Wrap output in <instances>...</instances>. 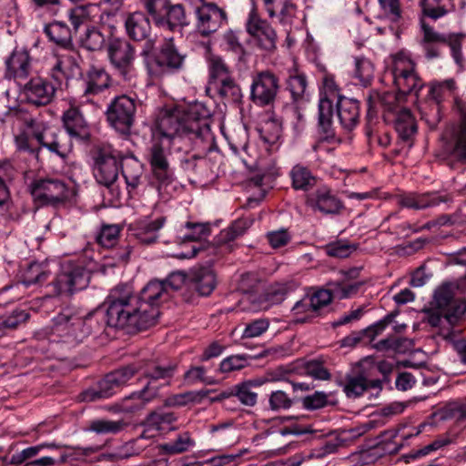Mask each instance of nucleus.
Segmentation results:
<instances>
[{"label": "nucleus", "mask_w": 466, "mask_h": 466, "mask_svg": "<svg viewBox=\"0 0 466 466\" xmlns=\"http://www.w3.org/2000/svg\"><path fill=\"white\" fill-rule=\"evenodd\" d=\"M62 121L65 129L71 137L82 141H87L90 138L89 125L78 107L70 106L66 110Z\"/></svg>", "instance_id": "26"}, {"label": "nucleus", "mask_w": 466, "mask_h": 466, "mask_svg": "<svg viewBox=\"0 0 466 466\" xmlns=\"http://www.w3.org/2000/svg\"><path fill=\"white\" fill-rule=\"evenodd\" d=\"M337 384L343 388V391L348 398L353 399L361 396L370 388H381V380L370 379V372L363 362L352 368L344 379H338Z\"/></svg>", "instance_id": "12"}, {"label": "nucleus", "mask_w": 466, "mask_h": 466, "mask_svg": "<svg viewBox=\"0 0 466 466\" xmlns=\"http://www.w3.org/2000/svg\"><path fill=\"white\" fill-rule=\"evenodd\" d=\"M44 33L56 46L69 49L73 46V31L64 22L54 21L44 27Z\"/></svg>", "instance_id": "33"}, {"label": "nucleus", "mask_w": 466, "mask_h": 466, "mask_svg": "<svg viewBox=\"0 0 466 466\" xmlns=\"http://www.w3.org/2000/svg\"><path fill=\"white\" fill-rule=\"evenodd\" d=\"M120 233V228L117 225L103 226L97 236L98 243L106 248H111L116 242Z\"/></svg>", "instance_id": "61"}, {"label": "nucleus", "mask_w": 466, "mask_h": 466, "mask_svg": "<svg viewBox=\"0 0 466 466\" xmlns=\"http://www.w3.org/2000/svg\"><path fill=\"white\" fill-rule=\"evenodd\" d=\"M34 198L42 204L56 205L69 198V187L66 182L58 178L46 177L35 180L30 185Z\"/></svg>", "instance_id": "13"}, {"label": "nucleus", "mask_w": 466, "mask_h": 466, "mask_svg": "<svg viewBox=\"0 0 466 466\" xmlns=\"http://www.w3.org/2000/svg\"><path fill=\"white\" fill-rule=\"evenodd\" d=\"M248 364L247 358L244 355H232L224 359L220 365L219 370L223 373L239 370Z\"/></svg>", "instance_id": "64"}, {"label": "nucleus", "mask_w": 466, "mask_h": 466, "mask_svg": "<svg viewBox=\"0 0 466 466\" xmlns=\"http://www.w3.org/2000/svg\"><path fill=\"white\" fill-rule=\"evenodd\" d=\"M374 76V66L372 63L363 57L355 58V70L354 76L359 80L360 84L363 86H368L371 84Z\"/></svg>", "instance_id": "50"}, {"label": "nucleus", "mask_w": 466, "mask_h": 466, "mask_svg": "<svg viewBox=\"0 0 466 466\" xmlns=\"http://www.w3.org/2000/svg\"><path fill=\"white\" fill-rule=\"evenodd\" d=\"M448 156L459 162L466 163V113L461 123L454 131L451 139L445 146Z\"/></svg>", "instance_id": "30"}, {"label": "nucleus", "mask_w": 466, "mask_h": 466, "mask_svg": "<svg viewBox=\"0 0 466 466\" xmlns=\"http://www.w3.org/2000/svg\"><path fill=\"white\" fill-rule=\"evenodd\" d=\"M208 390L187 391L174 394L164 401L166 407H184L188 404L201 403L208 397Z\"/></svg>", "instance_id": "40"}, {"label": "nucleus", "mask_w": 466, "mask_h": 466, "mask_svg": "<svg viewBox=\"0 0 466 466\" xmlns=\"http://www.w3.org/2000/svg\"><path fill=\"white\" fill-rule=\"evenodd\" d=\"M211 87L214 88L221 97L228 101L237 102L241 96L240 88L232 76L228 77V79L220 80L211 86Z\"/></svg>", "instance_id": "44"}, {"label": "nucleus", "mask_w": 466, "mask_h": 466, "mask_svg": "<svg viewBox=\"0 0 466 466\" xmlns=\"http://www.w3.org/2000/svg\"><path fill=\"white\" fill-rule=\"evenodd\" d=\"M90 10L87 6H76L70 9L68 18L73 25V35L76 34L79 27L86 25L89 21Z\"/></svg>", "instance_id": "58"}, {"label": "nucleus", "mask_w": 466, "mask_h": 466, "mask_svg": "<svg viewBox=\"0 0 466 466\" xmlns=\"http://www.w3.org/2000/svg\"><path fill=\"white\" fill-rule=\"evenodd\" d=\"M177 420V418L174 412L157 410L147 415L146 423L157 430H161L165 425H170L176 422Z\"/></svg>", "instance_id": "53"}, {"label": "nucleus", "mask_w": 466, "mask_h": 466, "mask_svg": "<svg viewBox=\"0 0 466 466\" xmlns=\"http://www.w3.org/2000/svg\"><path fill=\"white\" fill-rule=\"evenodd\" d=\"M421 30L423 37L421 44H445L448 45L451 50V55L457 64L462 62L461 54V39L462 35L460 34H440L435 31L431 26L425 23L423 19L420 20Z\"/></svg>", "instance_id": "21"}, {"label": "nucleus", "mask_w": 466, "mask_h": 466, "mask_svg": "<svg viewBox=\"0 0 466 466\" xmlns=\"http://www.w3.org/2000/svg\"><path fill=\"white\" fill-rule=\"evenodd\" d=\"M107 55L112 66L125 81H130L134 73L136 50L126 39L115 38L109 41Z\"/></svg>", "instance_id": "11"}, {"label": "nucleus", "mask_w": 466, "mask_h": 466, "mask_svg": "<svg viewBox=\"0 0 466 466\" xmlns=\"http://www.w3.org/2000/svg\"><path fill=\"white\" fill-rule=\"evenodd\" d=\"M28 318L29 314L25 310L17 309L11 314L0 318V327L13 329L25 322Z\"/></svg>", "instance_id": "62"}, {"label": "nucleus", "mask_w": 466, "mask_h": 466, "mask_svg": "<svg viewBox=\"0 0 466 466\" xmlns=\"http://www.w3.org/2000/svg\"><path fill=\"white\" fill-rule=\"evenodd\" d=\"M113 80L102 67L92 66L82 76L80 92L83 96H96L111 87Z\"/></svg>", "instance_id": "22"}, {"label": "nucleus", "mask_w": 466, "mask_h": 466, "mask_svg": "<svg viewBox=\"0 0 466 466\" xmlns=\"http://www.w3.org/2000/svg\"><path fill=\"white\" fill-rule=\"evenodd\" d=\"M196 442L188 431L179 433L177 438L167 443L158 446L159 451L163 455H177L190 451Z\"/></svg>", "instance_id": "37"}, {"label": "nucleus", "mask_w": 466, "mask_h": 466, "mask_svg": "<svg viewBox=\"0 0 466 466\" xmlns=\"http://www.w3.org/2000/svg\"><path fill=\"white\" fill-rule=\"evenodd\" d=\"M251 222L246 218H240L234 221L230 227L223 229L216 237L214 244L204 245L199 243L194 245L191 251L178 256L180 258H190L197 256L199 252L207 251L208 255H224L234 249V240L242 236L250 227Z\"/></svg>", "instance_id": "5"}, {"label": "nucleus", "mask_w": 466, "mask_h": 466, "mask_svg": "<svg viewBox=\"0 0 466 466\" xmlns=\"http://www.w3.org/2000/svg\"><path fill=\"white\" fill-rule=\"evenodd\" d=\"M392 74L400 95L414 94L418 96L424 83L416 73L414 63L408 56L403 54L394 56Z\"/></svg>", "instance_id": "7"}, {"label": "nucleus", "mask_w": 466, "mask_h": 466, "mask_svg": "<svg viewBox=\"0 0 466 466\" xmlns=\"http://www.w3.org/2000/svg\"><path fill=\"white\" fill-rule=\"evenodd\" d=\"M157 134L169 140L178 136L192 134L207 143L214 141L210 129V119L205 107L193 106L162 109L156 122Z\"/></svg>", "instance_id": "2"}, {"label": "nucleus", "mask_w": 466, "mask_h": 466, "mask_svg": "<svg viewBox=\"0 0 466 466\" xmlns=\"http://www.w3.org/2000/svg\"><path fill=\"white\" fill-rule=\"evenodd\" d=\"M110 373L98 382L97 388L89 389L85 391L84 399L87 401H96L101 399L111 397L119 389L113 383Z\"/></svg>", "instance_id": "39"}, {"label": "nucleus", "mask_w": 466, "mask_h": 466, "mask_svg": "<svg viewBox=\"0 0 466 466\" xmlns=\"http://www.w3.org/2000/svg\"><path fill=\"white\" fill-rule=\"evenodd\" d=\"M399 96L392 92H384L382 94L372 91L368 98L369 111L368 116L371 115L373 107L377 103H380L384 110L388 112H394L398 108Z\"/></svg>", "instance_id": "41"}, {"label": "nucleus", "mask_w": 466, "mask_h": 466, "mask_svg": "<svg viewBox=\"0 0 466 466\" xmlns=\"http://www.w3.org/2000/svg\"><path fill=\"white\" fill-rule=\"evenodd\" d=\"M56 88L54 83L34 75L24 84L22 92L29 104L42 106L53 101Z\"/></svg>", "instance_id": "16"}, {"label": "nucleus", "mask_w": 466, "mask_h": 466, "mask_svg": "<svg viewBox=\"0 0 466 466\" xmlns=\"http://www.w3.org/2000/svg\"><path fill=\"white\" fill-rule=\"evenodd\" d=\"M186 232L180 237L183 242L193 241L200 242L210 235L209 223L187 222L184 226Z\"/></svg>", "instance_id": "43"}, {"label": "nucleus", "mask_w": 466, "mask_h": 466, "mask_svg": "<svg viewBox=\"0 0 466 466\" xmlns=\"http://www.w3.org/2000/svg\"><path fill=\"white\" fill-rule=\"evenodd\" d=\"M125 28L127 35L134 41H146V49L147 53L154 46V40L151 39V25L148 17L143 12H133L126 15Z\"/></svg>", "instance_id": "20"}, {"label": "nucleus", "mask_w": 466, "mask_h": 466, "mask_svg": "<svg viewBox=\"0 0 466 466\" xmlns=\"http://www.w3.org/2000/svg\"><path fill=\"white\" fill-rule=\"evenodd\" d=\"M127 427L124 420H110L99 419L92 420L89 423L88 430L97 434H116L122 431Z\"/></svg>", "instance_id": "48"}, {"label": "nucleus", "mask_w": 466, "mask_h": 466, "mask_svg": "<svg viewBox=\"0 0 466 466\" xmlns=\"http://www.w3.org/2000/svg\"><path fill=\"white\" fill-rule=\"evenodd\" d=\"M170 298L162 280H150L138 294L127 284L114 287L104 304L106 324L127 332H137L155 326L159 317L158 307Z\"/></svg>", "instance_id": "1"}, {"label": "nucleus", "mask_w": 466, "mask_h": 466, "mask_svg": "<svg viewBox=\"0 0 466 466\" xmlns=\"http://www.w3.org/2000/svg\"><path fill=\"white\" fill-rule=\"evenodd\" d=\"M287 87L289 90L292 98L295 101L302 98L306 88H307V79L306 76L302 74H291L289 76Z\"/></svg>", "instance_id": "56"}, {"label": "nucleus", "mask_w": 466, "mask_h": 466, "mask_svg": "<svg viewBox=\"0 0 466 466\" xmlns=\"http://www.w3.org/2000/svg\"><path fill=\"white\" fill-rule=\"evenodd\" d=\"M136 101L126 95L115 97L106 111L109 125L123 135L130 134L135 123Z\"/></svg>", "instance_id": "6"}, {"label": "nucleus", "mask_w": 466, "mask_h": 466, "mask_svg": "<svg viewBox=\"0 0 466 466\" xmlns=\"http://www.w3.org/2000/svg\"><path fill=\"white\" fill-rule=\"evenodd\" d=\"M101 329L102 325L94 313L79 317L66 310L55 318V332L68 343H80Z\"/></svg>", "instance_id": "3"}, {"label": "nucleus", "mask_w": 466, "mask_h": 466, "mask_svg": "<svg viewBox=\"0 0 466 466\" xmlns=\"http://www.w3.org/2000/svg\"><path fill=\"white\" fill-rule=\"evenodd\" d=\"M431 306L443 313L444 320L456 325L466 312V302L455 298L454 289L450 284L440 286L434 292Z\"/></svg>", "instance_id": "9"}, {"label": "nucleus", "mask_w": 466, "mask_h": 466, "mask_svg": "<svg viewBox=\"0 0 466 466\" xmlns=\"http://www.w3.org/2000/svg\"><path fill=\"white\" fill-rule=\"evenodd\" d=\"M292 404L291 398L283 390L272 391L268 397V408L273 411L288 410Z\"/></svg>", "instance_id": "59"}, {"label": "nucleus", "mask_w": 466, "mask_h": 466, "mask_svg": "<svg viewBox=\"0 0 466 466\" xmlns=\"http://www.w3.org/2000/svg\"><path fill=\"white\" fill-rule=\"evenodd\" d=\"M185 56L176 47L172 38L167 40L160 47L154 60L148 64L152 75L161 76L165 73L178 70L182 67Z\"/></svg>", "instance_id": "14"}, {"label": "nucleus", "mask_w": 466, "mask_h": 466, "mask_svg": "<svg viewBox=\"0 0 466 466\" xmlns=\"http://www.w3.org/2000/svg\"><path fill=\"white\" fill-rule=\"evenodd\" d=\"M443 338L452 345L461 363L466 365V340L461 338L460 334L455 331H448L443 334Z\"/></svg>", "instance_id": "63"}, {"label": "nucleus", "mask_w": 466, "mask_h": 466, "mask_svg": "<svg viewBox=\"0 0 466 466\" xmlns=\"http://www.w3.org/2000/svg\"><path fill=\"white\" fill-rule=\"evenodd\" d=\"M137 372H139L138 363L124 366L110 372V378L113 379L111 381L118 388H121L126 385Z\"/></svg>", "instance_id": "54"}, {"label": "nucleus", "mask_w": 466, "mask_h": 466, "mask_svg": "<svg viewBox=\"0 0 466 466\" xmlns=\"http://www.w3.org/2000/svg\"><path fill=\"white\" fill-rule=\"evenodd\" d=\"M32 60L26 49H15L5 61L7 74L18 81L28 79L35 74Z\"/></svg>", "instance_id": "24"}, {"label": "nucleus", "mask_w": 466, "mask_h": 466, "mask_svg": "<svg viewBox=\"0 0 466 466\" xmlns=\"http://www.w3.org/2000/svg\"><path fill=\"white\" fill-rule=\"evenodd\" d=\"M82 76L81 68L76 57L65 56L56 59L51 68V76L56 82H60L62 77L66 79L74 78Z\"/></svg>", "instance_id": "32"}, {"label": "nucleus", "mask_w": 466, "mask_h": 466, "mask_svg": "<svg viewBox=\"0 0 466 466\" xmlns=\"http://www.w3.org/2000/svg\"><path fill=\"white\" fill-rule=\"evenodd\" d=\"M339 97H343L339 93V87L334 77L325 75L323 77V93L319 102V124L325 132H329L333 116V103Z\"/></svg>", "instance_id": "18"}, {"label": "nucleus", "mask_w": 466, "mask_h": 466, "mask_svg": "<svg viewBox=\"0 0 466 466\" xmlns=\"http://www.w3.org/2000/svg\"><path fill=\"white\" fill-rule=\"evenodd\" d=\"M363 283V281L354 283L333 282L330 283V287H332L334 297L342 299L356 294Z\"/></svg>", "instance_id": "60"}, {"label": "nucleus", "mask_w": 466, "mask_h": 466, "mask_svg": "<svg viewBox=\"0 0 466 466\" xmlns=\"http://www.w3.org/2000/svg\"><path fill=\"white\" fill-rule=\"evenodd\" d=\"M169 385L170 384H163L162 381L147 380V383L143 389L138 392L132 393L130 398H137L144 403H147L159 398L162 394V390Z\"/></svg>", "instance_id": "45"}, {"label": "nucleus", "mask_w": 466, "mask_h": 466, "mask_svg": "<svg viewBox=\"0 0 466 466\" xmlns=\"http://www.w3.org/2000/svg\"><path fill=\"white\" fill-rule=\"evenodd\" d=\"M279 78L269 70L258 72L252 77L250 99L258 106H272L279 91Z\"/></svg>", "instance_id": "10"}, {"label": "nucleus", "mask_w": 466, "mask_h": 466, "mask_svg": "<svg viewBox=\"0 0 466 466\" xmlns=\"http://www.w3.org/2000/svg\"><path fill=\"white\" fill-rule=\"evenodd\" d=\"M89 273L81 267H76L58 274L52 285L57 295H72L87 287Z\"/></svg>", "instance_id": "19"}, {"label": "nucleus", "mask_w": 466, "mask_h": 466, "mask_svg": "<svg viewBox=\"0 0 466 466\" xmlns=\"http://www.w3.org/2000/svg\"><path fill=\"white\" fill-rule=\"evenodd\" d=\"M139 372L146 380L162 381L163 384H170L176 370V365H161L156 361L138 363Z\"/></svg>", "instance_id": "31"}, {"label": "nucleus", "mask_w": 466, "mask_h": 466, "mask_svg": "<svg viewBox=\"0 0 466 466\" xmlns=\"http://www.w3.org/2000/svg\"><path fill=\"white\" fill-rule=\"evenodd\" d=\"M266 10L271 17L281 23H290L296 16L298 6L294 0H264Z\"/></svg>", "instance_id": "34"}, {"label": "nucleus", "mask_w": 466, "mask_h": 466, "mask_svg": "<svg viewBox=\"0 0 466 466\" xmlns=\"http://www.w3.org/2000/svg\"><path fill=\"white\" fill-rule=\"evenodd\" d=\"M195 15V27L201 36H209L228 22L226 11L215 3L204 0H187Z\"/></svg>", "instance_id": "4"}, {"label": "nucleus", "mask_w": 466, "mask_h": 466, "mask_svg": "<svg viewBox=\"0 0 466 466\" xmlns=\"http://www.w3.org/2000/svg\"><path fill=\"white\" fill-rule=\"evenodd\" d=\"M337 116L342 127L352 130L360 119V104L357 100L348 97H339L336 102Z\"/></svg>", "instance_id": "29"}, {"label": "nucleus", "mask_w": 466, "mask_h": 466, "mask_svg": "<svg viewBox=\"0 0 466 466\" xmlns=\"http://www.w3.org/2000/svg\"><path fill=\"white\" fill-rule=\"evenodd\" d=\"M122 163V175L126 180L127 187L135 189L140 183L142 176V167L140 163L135 158H123Z\"/></svg>", "instance_id": "42"}, {"label": "nucleus", "mask_w": 466, "mask_h": 466, "mask_svg": "<svg viewBox=\"0 0 466 466\" xmlns=\"http://www.w3.org/2000/svg\"><path fill=\"white\" fill-rule=\"evenodd\" d=\"M106 43L104 35L96 27L87 28L82 37V45L91 51L100 50Z\"/></svg>", "instance_id": "55"}, {"label": "nucleus", "mask_w": 466, "mask_h": 466, "mask_svg": "<svg viewBox=\"0 0 466 466\" xmlns=\"http://www.w3.org/2000/svg\"><path fill=\"white\" fill-rule=\"evenodd\" d=\"M292 178V185L296 189L309 190L315 183L316 178L310 173V171L302 166H295L290 173Z\"/></svg>", "instance_id": "46"}, {"label": "nucleus", "mask_w": 466, "mask_h": 466, "mask_svg": "<svg viewBox=\"0 0 466 466\" xmlns=\"http://www.w3.org/2000/svg\"><path fill=\"white\" fill-rule=\"evenodd\" d=\"M252 385L259 386V382L248 381L235 386V396L246 406H254L257 403L258 393L253 391Z\"/></svg>", "instance_id": "52"}, {"label": "nucleus", "mask_w": 466, "mask_h": 466, "mask_svg": "<svg viewBox=\"0 0 466 466\" xmlns=\"http://www.w3.org/2000/svg\"><path fill=\"white\" fill-rule=\"evenodd\" d=\"M216 284V276L210 268H194L188 275L187 287L196 290L199 296L210 295Z\"/></svg>", "instance_id": "28"}, {"label": "nucleus", "mask_w": 466, "mask_h": 466, "mask_svg": "<svg viewBox=\"0 0 466 466\" xmlns=\"http://www.w3.org/2000/svg\"><path fill=\"white\" fill-rule=\"evenodd\" d=\"M454 89V80L449 79L441 83L433 84L431 87L430 95L437 104H440L446 97L451 96Z\"/></svg>", "instance_id": "57"}, {"label": "nucleus", "mask_w": 466, "mask_h": 466, "mask_svg": "<svg viewBox=\"0 0 466 466\" xmlns=\"http://www.w3.org/2000/svg\"><path fill=\"white\" fill-rule=\"evenodd\" d=\"M307 204L323 214H338L343 208L341 201L328 187L318 188L307 198Z\"/></svg>", "instance_id": "27"}, {"label": "nucleus", "mask_w": 466, "mask_h": 466, "mask_svg": "<svg viewBox=\"0 0 466 466\" xmlns=\"http://www.w3.org/2000/svg\"><path fill=\"white\" fill-rule=\"evenodd\" d=\"M187 9L190 10L187 0L178 4L169 2L155 24L170 31L180 30L190 24Z\"/></svg>", "instance_id": "23"}, {"label": "nucleus", "mask_w": 466, "mask_h": 466, "mask_svg": "<svg viewBox=\"0 0 466 466\" xmlns=\"http://www.w3.org/2000/svg\"><path fill=\"white\" fill-rule=\"evenodd\" d=\"M231 76L229 68L224 60L218 56L209 59V85L210 86L223 79Z\"/></svg>", "instance_id": "49"}, {"label": "nucleus", "mask_w": 466, "mask_h": 466, "mask_svg": "<svg viewBox=\"0 0 466 466\" xmlns=\"http://www.w3.org/2000/svg\"><path fill=\"white\" fill-rule=\"evenodd\" d=\"M448 201L447 197H435L429 195H403L398 198L400 206L408 208L422 209L431 206H437L441 202Z\"/></svg>", "instance_id": "36"}, {"label": "nucleus", "mask_w": 466, "mask_h": 466, "mask_svg": "<svg viewBox=\"0 0 466 466\" xmlns=\"http://www.w3.org/2000/svg\"><path fill=\"white\" fill-rule=\"evenodd\" d=\"M165 222L166 218L163 217L152 221H139L135 236L140 243L151 245L157 242L158 238L157 232L163 228Z\"/></svg>", "instance_id": "35"}, {"label": "nucleus", "mask_w": 466, "mask_h": 466, "mask_svg": "<svg viewBox=\"0 0 466 466\" xmlns=\"http://www.w3.org/2000/svg\"><path fill=\"white\" fill-rule=\"evenodd\" d=\"M170 155L169 142L159 140L153 143L149 152V164L154 177L161 185H168L174 180L168 157Z\"/></svg>", "instance_id": "15"}, {"label": "nucleus", "mask_w": 466, "mask_h": 466, "mask_svg": "<svg viewBox=\"0 0 466 466\" xmlns=\"http://www.w3.org/2000/svg\"><path fill=\"white\" fill-rule=\"evenodd\" d=\"M49 274L50 272L42 264L33 262L24 273V283L26 286L42 284L47 279Z\"/></svg>", "instance_id": "51"}, {"label": "nucleus", "mask_w": 466, "mask_h": 466, "mask_svg": "<svg viewBox=\"0 0 466 466\" xmlns=\"http://www.w3.org/2000/svg\"><path fill=\"white\" fill-rule=\"evenodd\" d=\"M248 33L254 37L257 45L262 50L273 52L277 46V33L265 20H262L252 10L246 24Z\"/></svg>", "instance_id": "17"}, {"label": "nucleus", "mask_w": 466, "mask_h": 466, "mask_svg": "<svg viewBox=\"0 0 466 466\" xmlns=\"http://www.w3.org/2000/svg\"><path fill=\"white\" fill-rule=\"evenodd\" d=\"M37 142L50 152L66 158L72 149V143L68 137L52 128H45L42 132L35 134Z\"/></svg>", "instance_id": "25"}, {"label": "nucleus", "mask_w": 466, "mask_h": 466, "mask_svg": "<svg viewBox=\"0 0 466 466\" xmlns=\"http://www.w3.org/2000/svg\"><path fill=\"white\" fill-rule=\"evenodd\" d=\"M395 128L400 137L403 140H409L415 135L417 125L409 109H400L397 112Z\"/></svg>", "instance_id": "38"}, {"label": "nucleus", "mask_w": 466, "mask_h": 466, "mask_svg": "<svg viewBox=\"0 0 466 466\" xmlns=\"http://www.w3.org/2000/svg\"><path fill=\"white\" fill-rule=\"evenodd\" d=\"M94 176L96 181L109 187L117 178L119 164L122 160L120 153L111 147H98L93 156Z\"/></svg>", "instance_id": "8"}, {"label": "nucleus", "mask_w": 466, "mask_h": 466, "mask_svg": "<svg viewBox=\"0 0 466 466\" xmlns=\"http://www.w3.org/2000/svg\"><path fill=\"white\" fill-rule=\"evenodd\" d=\"M290 289L291 288L288 284L276 283L271 285L264 295V301H262L258 308L267 309L269 305L281 302Z\"/></svg>", "instance_id": "47"}]
</instances>
